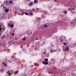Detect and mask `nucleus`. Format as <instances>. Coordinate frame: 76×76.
<instances>
[{"label": "nucleus", "mask_w": 76, "mask_h": 76, "mask_svg": "<svg viewBox=\"0 0 76 76\" xmlns=\"http://www.w3.org/2000/svg\"><path fill=\"white\" fill-rule=\"evenodd\" d=\"M48 58H46L45 59L44 61H44H43L42 62V64H45V65H46V64H48Z\"/></svg>", "instance_id": "nucleus-1"}, {"label": "nucleus", "mask_w": 76, "mask_h": 76, "mask_svg": "<svg viewBox=\"0 0 76 76\" xmlns=\"http://www.w3.org/2000/svg\"><path fill=\"white\" fill-rule=\"evenodd\" d=\"M8 26H10L11 28H13V27H14V25H13V24H8Z\"/></svg>", "instance_id": "nucleus-2"}, {"label": "nucleus", "mask_w": 76, "mask_h": 76, "mask_svg": "<svg viewBox=\"0 0 76 76\" xmlns=\"http://www.w3.org/2000/svg\"><path fill=\"white\" fill-rule=\"evenodd\" d=\"M69 49V48L68 47H66L65 49V51L64 50V51L65 52L66 51H68Z\"/></svg>", "instance_id": "nucleus-3"}, {"label": "nucleus", "mask_w": 76, "mask_h": 76, "mask_svg": "<svg viewBox=\"0 0 76 76\" xmlns=\"http://www.w3.org/2000/svg\"><path fill=\"white\" fill-rule=\"evenodd\" d=\"M32 4H33V3L32 2H31L29 4V5L30 6H32Z\"/></svg>", "instance_id": "nucleus-4"}, {"label": "nucleus", "mask_w": 76, "mask_h": 76, "mask_svg": "<svg viewBox=\"0 0 76 76\" xmlns=\"http://www.w3.org/2000/svg\"><path fill=\"white\" fill-rule=\"evenodd\" d=\"M5 11L6 13H7V12H9V10H8V9H7V8H6L5 10Z\"/></svg>", "instance_id": "nucleus-5"}, {"label": "nucleus", "mask_w": 76, "mask_h": 76, "mask_svg": "<svg viewBox=\"0 0 76 76\" xmlns=\"http://www.w3.org/2000/svg\"><path fill=\"white\" fill-rule=\"evenodd\" d=\"M18 73V71H17L14 73L15 75H16Z\"/></svg>", "instance_id": "nucleus-6"}, {"label": "nucleus", "mask_w": 76, "mask_h": 76, "mask_svg": "<svg viewBox=\"0 0 76 76\" xmlns=\"http://www.w3.org/2000/svg\"><path fill=\"white\" fill-rule=\"evenodd\" d=\"M47 24H45L44 26V28H47Z\"/></svg>", "instance_id": "nucleus-7"}, {"label": "nucleus", "mask_w": 76, "mask_h": 76, "mask_svg": "<svg viewBox=\"0 0 76 76\" xmlns=\"http://www.w3.org/2000/svg\"><path fill=\"white\" fill-rule=\"evenodd\" d=\"M54 50H53V49H51L50 50V52L52 53H53V52H54Z\"/></svg>", "instance_id": "nucleus-8"}, {"label": "nucleus", "mask_w": 76, "mask_h": 76, "mask_svg": "<svg viewBox=\"0 0 76 76\" xmlns=\"http://www.w3.org/2000/svg\"><path fill=\"white\" fill-rule=\"evenodd\" d=\"M4 64V66H7V64L5 63H3Z\"/></svg>", "instance_id": "nucleus-9"}, {"label": "nucleus", "mask_w": 76, "mask_h": 76, "mask_svg": "<svg viewBox=\"0 0 76 76\" xmlns=\"http://www.w3.org/2000/svg\"><path fill=\"white\" fill-rule=\"evenodd\" d=\"M34 3H37V2H38V1L37 0H35L34 1Z\"/></svg>", "instance_id": "nucleus-10"}, {"label": "nucleus", "mask_w": 76, "mask_h": 76, "mask_svg": "<svg viewBox=\"0 0 76 76\" xmlns=\"http://www.w3.org/2000/svg\"><path fill=\"white\" fill-rule=\"evenodd\" d=\"M10 3H11V4H12V3H13V1H10Z\"/></svg>", "instance_id": "nucleus-11"}, {"label": "nucleus", "mask_w": 76, "mask_h": 76, "mask_svg": "<svg viewBox=\"0 0 76 76\" xmlns=\"http://www.w3.org/2000/svg\"><path fill=\"white\" fill-rule=\"evenodd\" d=\"M64 13L65 14H66L67 13V11H64Z\"/></svg>", "instance_id": "nucleus-12"}, {"label": "nucleus", "mask_w": 76, "mask_h": 76, "mask_svg": "<svg viewBox=\"0 0 76 76\" xmlns=\"http://www.w3.org/2000/svg\"><path fill=\"white\" fill-rule=\"evenodd\" d=\"M14 35H15V34L12 33V37H13V36H14Z\"/></svg>", "instance_id": "nucleus-13"}, {"label": "nucleus", "mask_w": 76, "mask_h": 76, "mask_svg": "<svg viewBox=\"0 0 76 76\" xmlns=\"http://www.w3.org/2000/svg\"><path fill=\"white\" fill-rule=\"evenodd\" d=\"M25 39H26L25 38H23V41H25Z\"/></svg>", "instance_id": "nucleus-14"}, {"label": "nucleus", "mask_w": 76, "mask_h": 76, "mask_svg": "<svg viewBox=\"0 0 76 76\" xmlns=\"http://www.w3.org/2000/svg\"><path fill=\"white\" fill-rule=\"evenodd\" d=\"M66 44H67V43H64V45H66Z\"/></svg>", "instance_id": "nucleus-15"}, {"label": "nucleus", "mask_w": 76, "mask_h": 76, "mask_svg": "<svg viewBox=\"0 0 76 76\" xmlns=\"http://www.w3.org/2000/svg\"><path fill=\"white\" fill-rule=\"evenodd\" d=\"M25 14L26 15H28V13L26 12Z\"/></svg>", "instance_id": "nucleus-16"}, {"label": "nucleus", "mask_w": 76, "mask_h": 76, "mask_svg": "<svg viewBox=\"0 0 76 76\" xmlns=\"http://www.w3.org/2000/svg\"><path fill=\"white\" fill-rule=\"evenodd\" d=\"M3 38H5V35H3Z\"/></svg>", "instance_id": "nucleus-17"}, {"label": "nucleus", "mask_w": 76, "mask_h": 76, "mask_svg": "<svg viewBox=\"0 0 76 76\" xmlns=\"http://www.w3.org/2000/svg\"><path fill=\"white\" fill-rule=\"evenodd\" d=\"M30 15H33V14L31 12L30 13Z\"/></svg>", "instance_id": "nucleus-18"}, {"label": "nucleus", "mask_w": 76, "mask_h": 76, "mask_svg": "<svg viewBox=\"0 0 76 76\" xmlns=\"http://www.w3.org/2000/svg\"><path fill=\"white\" fill-rule=\"evenodd\" d=\"M1 30H2L1 28V27H0V31H1Z\"/></svg>", "instance_id": "nucleus-19"}, {"label": "nucleus", "mask_w": 76, "mask_h": 76, "mask_svg": "<svg viewBox=\"0 0 76 76\" xmlns=\"http://www.w3.org/2000/svg\"><path fill=\"white\" fill-rule=\"evenodd\" d=\"M9 63H11V62H12L11 61H9Z\"/></svg>", "instance_id": "nucleus-20"}, {"label": "nucleus", "mask_w": 76, "mask_h": 76, "mask_svg": "<svg viewBox=\"0 0 76 76\" xmlns=\"http://www.w3.org/2000/svg\"><path fill=\"white\" fill-rule=\"evenodd\" d=\"M12 58H14V57L13 56H12Z\"/></svg>", "instance_id": "nucleus-21"}, {"label": "nucleus", "mask_w": 76, "mask_h": 76, "mask_svg": "<svg viewBox=\"0 0 76 76\" xmlns=\"http://www.w3.org/2000/svg\"><path fill=\"white\" fill-rule=\"evenodd\" d=\"M37 11H38V8H37Z\"/></svg>", "instance_id": "nucleus-22"}, {"label": "nucleus", "mask_w": 76, "mask_h": 76, "mask_svg": "<svg viewBox=\"0 0 76 76\" xmlns=\"http://www.w3.org/2000/svg\"><path fill=\"white\" fill-rule=\"evenodd\" d=\"M33 11H35V10L34 9H33Z\"/></svg>", "instance_id": "nucleus-23"}, {"label": "nucleus", "mask_w": 76, "mask_h": 76, "mask_svg": "<svg viewBox=\"0 0 76 76\" xmlns=\"http://www.w3.org/2000/svg\"><path fill=\"white\" fill-rule=\"evenodd\" d=\"M23 14H25V12H23Z\"/></svg>", "instance_id": "nucleus-24"}, {"label": "nucleus", "mask_w": 76, "mask_h": 76, "mask_svg": "<svg viewBox=\"0 0 76 76\" xmlns=\"http://www.w3.org/2000/svg\"><path fill=\"white\" fill-rule=\"evenodd\" d=\"M9 75H10V73H9Z\"/></svg>", "instance_id": "nucleus-25"}, {"label": "nucleus", "mask_w": 76, "mask_h": 76, "mask_svg": "<svg viewBox=\"0 0 76 76\" xmlns=\"http://www.w3.org/2000/svg\"><path fill=\"white\" fill-rule=\"evenodd\" d=\"M33 65H32V66H31V67H33Z\"/></svg>", "instance_id": "nucleus-26"}, {"label": "nucleus", "mask_w": 76, "mask_h": 76, "mask_svg": "<svg viewBox=\"0 0 76 76\" xmlns=\"http://www.w3.org/2000/svg\"><path fill=\"white\" fill-rule=\"evenodd\" d=\"M48 24H49L50 25H51V24H50V23H48Z\"/></svg>", "instance_id": "nucleus-27"}, {"label": "nucleus", "mask_w": 76, "mask_h": 76, "mask_svg": "<svg viewBox=\"0 0 76 76\" xmlns=\"http://www.w3.org/2000/svg\"><path fill=\"white\" fill-rule=\"evenodd\" d=\"M38 39L37 38V39Z\"/></svg>", "instance_id": "nucleus-28"}, {"label": "nucleus", "mask_w": 76, "mask_h": 76, "mask_svg": "<svg viewBox=\"0 0 76 76\" xmlns=\"http://www.w3.org/2000/svg\"><path fill=\"white\" fill-rule=\"evenodd\" d=\"M0 35H1V33H0Z\"/></svg>", "instance_id": "nucleus-29"}, {"label": "nucleus", "mask_w": 76, "mask_h": 76, "mask_svg": "<svg viewBox=\"0 0 76 76\" xmlns=\"http://www.w3.org/2000/svg\"><path fill=\"white\" fill-rule=\"evenodd\" d=\"M31 33H32V32H31Z\"/></svg>", "instance_id": "nucleus-30"}]
</instances>
